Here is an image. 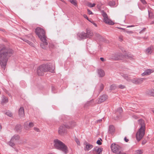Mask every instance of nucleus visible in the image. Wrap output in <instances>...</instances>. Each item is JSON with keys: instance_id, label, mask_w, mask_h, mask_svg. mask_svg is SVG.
<instances>
[{"instance_id": "f257e3e1", "label": "nucleus", "mask_w": 154, "mask_h": 154, "mask_svg": "<svg viewBox=\"0 0 154 154\" xmlns=\"http://www.w3.org/2000/svg\"><path fill=\"white\" fill-rule=\"evenodd\" d=\"M13 51L11 48L4 46L0 49V63L5 69L9 58L12 56Z\"/></svg>"}, {"instance_id": "f03ea898", "label": "nucleus", "mask_w": 154, "mask_h": 154, "mask_svg": "<svg viewBox=\"0 0 154 154\" xmlns=\"http://www.w3.org/2000/svg\"><path fill=\"white\" fill-rule=\"evenodd\" d=\"M54 66H52L51 64H44L38 67L37 69L38 75L39 76L43 75L44 73L49 72L52 73L54 72Z\"/></svg>"}, {"instance_id": "7ed1b4c3", "label": "nucleus", "mask_w": 154, "mask_h": 154, "mask_svg": "<svg viewBox=\"0 0 154 154\" xmlns=\"http://www.w3.org/2000/svg\"><path fill=\"white\" fill-rule=\"evenodd\" d=\"M140 127L136 134V137L137 140L140 141L145 134V124L144 121L141 119L138 120Z\"/></svg>"}, {"instance_id": "20e7f679", "label": "nucleus", "mask_w": 154, "mask_h": 154, "mask_svg": "<svg viewBox=\"0 0 154 154\" xmlns=\"http://www.w3.org/2000/svg\"><path fill=\"white\" fill-rule=\"evenodd\" d=\"M54 145L55 148L62 151L65 154L68 152V148L65 144L57 139H55L54 140Z\"/></svg>"}, {"instance_id": "39448f33", "label": "nucleus", "mask_w": 154, "mask_h": 154, "mask_svg": "<svg viewBox=\"0 0 154 154\" xmlns=\"http://www.w3.org/2000/svg\"><path fill=\"white\" fill-rule=\"evenodd\" d=\"M35 32L40 40L44 41V38H46L45 32V30L42 28L38 27L35 29Z\"/></svg>"}, {"instance_id": "423d86ee", "label": "nucleus", "mask_w": 154, "mask_h": 154, "mask_svg": "<svg viewBox=\"0 0 154 154\" xmlns=\"http://www.w3.org/2000/svg\"><path fill=\"white\" fill-rule=\"evenodd\" d=\"M125 56L122 55L121 53H118L116 54L113 56L112 58L114 60H124L125 59Z\"/></svg>"}, {"instance_id": "0eeeda50", "label": "nucleus", "mask_w": 154, "mask_h": 154, "mask_svg": "<svg viewBox=\"0 0 154 154\" xmlns=\"http://www.w3.org/2000/svg\"><path fill=\"white\" fill-rule=\"evenodd\" d=\"M111 148L113 152L117 153L119 152V150L120 149L121 147L118 145L113 143L111 144Z\"/></svg>"}, {"instance_id": "6e6552de", "label": "nucleus", "mask_w": 154, "mask_h": 154, "mask_svg": "<svg viewBox=\"0 0 154 154\" xmlns=\"http://www.w3.org/2000/svg\"><path fill=\"white\" fill-rule=\"evenodd\" d=\"M66 125H62L60 126L58 130L59 134L60 135L63 134L66 132Z\"/></svg>"}, {"instance_id": "1a4fd4ad", "label": "nucleus", "mask_w": 154, "mask_h": 154, "mask_svg": "<svg viewBox=\"0 0 154 154\" xmlns=\"http://www.w3.org/2000/svg\"><path fill=\"white\" fill-rule=\"evenodd\" d=\"M78 39L81 40L82 39H85L87 38V35L85 32H82L81 33H78L77 34Z\"/></svg>"}, {"instance_id": "9d476101", "label": "nucleus", "mask_w": 154, "mask_h": 154, "mask_svg": "<svg viewBox=\"0 0 154 154\" xmlns=\"http://www.w3.org/2000/svg\"><path fill=\"white\" fill-rule=\"evenodd\" d=\"M144 79L143 78H140L137 79H133L131 80V82L133 83L136 85L140 84L143 82Z\"/></svg>"}, {"instance_id": "9b49d317", "label": "nucleus", "mask_w": 154, "mask_h": 154, "mask_svg": "<svg viewBox=\"0 0 154 154\" xmlns=\"http://www.w3.org/2000/svg\"><path fill=\"white\" fill-rule=\"evenodd\" d=\"M84 144L85 145V150L86 151H88L90 149H91L93 147V146L89 143L87 142H85Z\"/></svg>"}, {"instance_id": "f8f14e48", "label": "nucleus", "mask_w": 154, "mask_h": 154, "mask_svg": "<svg viewBox=\"0 0 154 154\" xmlns=\"http://www.w3.org/2000/svg\"><path fill=\"white\" fill-rule=\"evenodd\" d=\"M34 126V124L32 122H30L28 124L27 122L24 124V128L26 130H29V128L33 127Z\"/></svg>"}, {"instance_id": "ddd939ff", "label": "nucleus", "mask_w": 154, "mask_h": 154, "mask_svg": "<svg viewBox=\"0 0 154 154\" xmlns=\"http://www.w3.org/2000/svg\"><path fill=\"white\" fill-rule=\"evenodd\" d=\"M44 41L42 39L41 40L42 43L40 44V46L43 49H45L46 48V46L48 45V43L47 42L46 38H44Z\"/></svg>"}, {"instance_id": "4468645a", "label": "nucleus", "mask_w": 154, "mask_h": 154, "mask_svg": "<svg viewBox=\"0 0 154 154\" xmlns=\"http://www.w3.org/2000/svg\"><path fill=\"white\" fill-rule=\"evenodd\" d=\"M103 151L102 148H99L97 147L94 148L93 149V152L94 153H96L97 154H100L102 153Z\"/></svg>"}, {"instance_id": "2eb2a0df", "label": "nucleus", "mask_w": 154, "mask_h": 154, "mask_svg": "<svg viewBox=\"0 0 154 154\" xmlns=\"http://www.w3.org/2000/svg\"><path fill=\"white\" fill-rule=\"evenodd\" d=\"M75 123L74 122H69L68 124H66V128L68 129L72 128L75 126Z\"/></svg>"}, {"instance_id": "dca6fc26", "label": "nucleus", "mask_w": 154, "mask_h": 154, "mask_svg": "<svg viewBox=\"0 0 154 154\" xmlns=\"http://www.w3.org/2000/svg\"><path fill=\"white\" fill-rule=\"evenodd\" d=\"M103 20L106 23L109 25H113L114 24V23L112 20L109 19L108 17L104 18Z\"/></svg>"}, {"instance_id": "f3484780", "label": "nucleus", "mask_w": 154, "mask_h": 154, "mask_svg": "<svg viewBox=\"0 0 154 154\" xmlns=\"http://www.w3.org/2000/svg\"><path fill=\"white\" fill-rule=\"evenodd\" d=\"M107 96L106 95L104 94L101 96L99 99V103H102L105 101L107 99Z\"/></svg>"}, {"instance_id": "a211bd4d", "label": "nucleus", "mask_w": 154, "mask_h": 154, "mask_svg": "<svg viewBox=\"0 0 154 154\" xmlns=\"http://www.w3.org/2000/svg\"><path fill=\"white\" fill-rule=\"evenodd\" d=\"M154 70L151 69H147L142 74V76H144L145 75H149L151 73L153 72Z\"/></svg>"}, {"instance_id": "6ab92c4d", "label": "nucleus", "mask_w": 154, "mask_h": 154, "mask_svg": "<svg viewBox=\"0 0 154 154\" xmlns=\"http://www.w3.org/2000/svg\"><path fill=\"white\" fill-rule=\"evenodd\" d=\"M153 51V47L152 46L148 48L146 50V53L147 54H151Z\"/></svg>"}, {"instance_id": "aec40b11", "label": "nucleus", "mask_w": 154, "mask_h": 154, "mask_svg": "<svg viewBox=\"0 0 154 154\" xmlns=\"http://www.w3.org/2000/svg\"><path fill=\"white\" fill-rule=\"evenodd\" d=\"M115 131L114 126L112 125H110L109 126L108 132L110 134H113Z\"/></svg>"}, {"instance_id": "412c9836", "label": "nucleus", "mask_w": 154, "mask_h": 154, "mask_svg": "<svg viewBox=\"0 0 154 154\" xmlns=\"http://www.w3.org/2000/svg\"><path fill=\"white\" fill-rule=\"evenodd\" d=\"M85 33L87 35V38H90V37L93 35V32L88 29H87L86 32Z\"/></svg>"}, {"instance_id": "4be33fe9", "label": "nucleus", "mask_w": 154, "mask_h": 154, "mask_svg": "<svg viewBox=\"0 0 154 154\" xmlns=\"http://www.w3.org/2000/svg\"><path fill=\"white\" fill-rule=\"evenodd\" d=\"M98 73L99 76L100 77H103L105 75V72L104 71L101 69H98Z\"/></svg>"}, {"instance_id": "5701e85b", "label": "nucleus", "mask_w": 154, "mask_h": 154, "mask_svg": "<svg viewBox=\"0 0 154 154\" xmlns=\"http://www.w3.org/2000/svg\"><path fill=\"white\" fill-rule=\"evenodd\" d=\"M19 115L20 116H23L24 115V109L23 107H20L19 110Z\"/></svg>"}, {"instance_id": "b1692460", "label": "nucleus", "mask_w": 154, "mask_h": 154, "mask_svg": "<svg viewBox=\"0 0 154 154\" xmlns=\"http://www.w3.org/2000/svg\"><path fill=\"white\" fill-rule=\"evenodd\" d=\"M22 127L20 125H17L15 127V130L17 132H21Z\"/></svg>"}, {"instance_id": "393cba45", "label": "nucleus", "mask_w": 154, "mask_h": 154, "mask_svg": "<svg viewBox=\"0 0 154 154\" xmlns=\"http://www.w3.org/2000/svg\"><path fill=\"white\" fill-rule=\"evenodd\" d=\"M20 138V137L18 135H15L13 136L11 138V140H13V141H17Z\"/></svg>"}, {"instance_id": "a878e982", "label": "nucleus", "mask_w": 154, "mask_h": 154, "mask_svg": "<svg viewBox=\"0 0 154 154\" xmlns=\"http://www.w3.org/2000/svg\"><path fill=\"white\" fill-rule=\"evenodd\" d=\"M124 56H125V59L132 58L134 57L133 55L129 52L125 53Z\"/></svg>"}, {"instance_id": "bb28decb", "label": "nucleus", "mask_w": 154, "mask_h": 154, "mask_svg": "<svg viewBox=\"0 0 154 154\" xmlns=\"http://www.w3.org/2000/svg\"><path fill=\"white\" fill-rule=\"evenodd\" d=\"M8 98L5 96H3L2 98L1 104L3 105V103H8Z\"/></svg>"}, {"instance_id": "cd10ccee", "label": "nucleus", "mask_w": 154, "mask_h": 154, "mask_svg": "<svg viewBox=\"0 0 154 154\" xmlns=\"http://www.w3.org/2000/svg\"><path fill=\"white\" fill-rule=\"evenodd\" d=\"M26 38H20V39L23 40V41H25V42H26L27 40L26 38L28 39H29L30 40L31 39H32V38H33V36L32 35H31L30 37H29L28 36H26Z\"/></svg>"}, {"instance_id": "c85d7f7f", "label": "nucleus", "mask_w": 154, "mask_h": 154, "mask_svg": "<svg viewBox=\"0 0 154 154\" xmlns=\"http://www.w3.org/2000/svg\"><path fill=\"white\" fill-rule=\"evenodd\" d=\"M104 88L103 85L102 84H101L100 86V89L98 91V94H100V93L103 90Z\"/></svg>"}, {"instance_id": "c756f323", "label": "nucleus", "mask_w": 154, "mask_h": 154, "mask_svg": "<svg viewBox=\"0 0 154 154\" xmlns=\"http://www.w3.org/2000/svg\"><path fill=\"white\" fill-rule=\"evenodd\" d=\"M149 18L150 19H152L153 18V15L152 13L148 10Z\"/></svg>"}, {"instance_id": "7c9ffc66", "label": "nucleus", "mask_w": 154, "mask_h": 154, "mask_svg": "<svg viewBox=\"0 0 154 154\" xmlns=\"http://www.w3.org/2000/svg\"><path fill=\"white\" fill-rule=\"evenodd\" d=\"M119 28L120 29H121L123 30L124 32H126L127 33L130 34V33H133V32H132V31H128V30H125V29L124 28Z\"/></svg>"}, {"instance_id": "2f4dec72", "label": "nucleus", "mask_w": 154, "mask_h": 154, "mask_svg": "<svg viewBox=\"0 0 154 154\" xmlns=\"http://www.w3.org/2000/svg\"><path fill=\"white\" fill-rule=\"evenodd\" d=\"M122 112V107L118 108L116 110V113L118 114V113L120 114Z\"/></svg>"}, {"instance_id": "473e14b6", "label": "nucleus", "mask_w": 154, "mask_h": 154, "mask_svg": "<svg viewBox=\"0 0 154 154\" xmlns=\"http://www.w3.org/2000/svg\"><path fill=\"white\" fill-rule=\"evenodd\" d=\"M149 94L152 96L154 97V89H152L149 91Z\"/></svg>"}, {"instance_id": "72a5a7b5", "label": "nucleus", "mask_w": 154, "mask_h": 154, "mask_svg": "<svg viewBox=\"0 0 154 154\" xmlns=\"http://www.w3.org/2000/svg\"><path fill=\"white\" fill-rule=\"evenodd\" d=\"M14 141H13V140H11H11L8 143L9 145L11 146H12L13 147L15 145V144L14 143Z\"/></svg>"}, {"instance_id": "f704fd0d", "label": "nucleus", "mask_w": 154, "mask_h": 154, "mask_svg": "<svg viewBox=\"0 0 154 154\" xmlns=\"http://www.w3.org/2000/svg\"><path fill=\"white\" fill-rule=\"evenodd\" d=\"M102 14L104 18L108 17V16L107 14L103 11H102Z\"/></svg>"}, {"instance_id": "c9c22d12", "label": "nucleus", "mask_w": 154, "mask_h": 154, "mask_svg": "<svg viewBox=\"0 0 154 154\" xmlns=\"http://www.w3.org/2000/svg\"><path fill=\"white\" fill-rule=\"evenodd\" d=\"M116 88V87L115 85H112L110 86V89L111 90H114Z\"/></svg>"}, {"instance_id": "e433bc0d", "label": "nucleus", "mask_w": 154, "mask_h": 154, "mask_svg": "<svg viewBox=\"0 0 154 154\" xmlns=\"http://www.w3.org/2000/svg\"><path fill=\"white\" fill-rule=\"evenodd\" d=\"M70 2L71 4L75 6L77 5L76 0H70Z\"/></svg>"}, {"instance_id": "4c0bfd02", "label": "nucleus", "mask_w": 154, "mask_h": 154, "mask_svg": "<svg viewBox=\"0 0 154 154\" xmlns=\"http://www.w3.org/2000/svg\"><path fill=\"white\" fill-rule=\"evenodd\" d=\"M75 141L77 143V144L79 145H80V142L79 141V140L75 137L74 139Z\"/></svg>"}, {"instance_id": "58836bf2", "label": "nucleus", "mask_w": 154, "mask_h": 154, "mask_svg": "<svg viewBox=\"0 0 154 154\" xmlns=\"http://www.w3.org/2000/svg\"><path fill=\"white\" fill-rule=\"evenodd\" d=\"M96 37L98 38L99 39H100L103 38V37L101 35H100L98 33H96L95 35Z\"/></svg>"}, {"instance_id": "ea45409f", "label": "nucleus", "mask_w": 154, "mask_h": 154, "mask_svg": "<svg viewBox=\"0 0 154 154\" xmlns=\"http://www.w3.org/2000/svg\"><path fill=\"white\" fill-rule=\"evenodd\" d=\"M136 154H141L143 153V152L141 150H137L135 151Z\"/></svg>"}, {"instance_id": "a19ab883", "label": "nucleus", "mask_w": 154, "mask_h": 154, "mask_svg": "<svg viewBox=\"0 0 154 154\" xmlns=\"http://www.w3.org/2000/svg\"><path fill=\"white\" fill-rule=\"evenodd\" d=\"M115 4V3L113 1H110L108 3V5L110 6H113Z\"/></svg>"}, {"instance_id": "79ce46f5", "label": "nucleus", "mask_w": 154, "mask_h": 154, "mask_svg": "<svg viewBox=\"0 0 154 154\" xmlns=\"http://www.w3.org/2000/svg\"><path fill=\"white\" fill-rule=\"evenodd\" d=\"M95 5V4L91 3L89 2L88 3V6L92 8L94 7Z\"/></svg>"}, {"instance_id": "37998d69", "label": "nucleus", "mask_w": 154, "mask_h": 154, "mask_svg": "<svg viewBox=\"0 0 154 154\" xmlns=\"http://www.w3.org/2000/svg\"><path fill=\"white\" fill-rule=\"evenodd\" d=\"M6 114L9 116L11 117L12 116V113L10 112H6Z\"/></svg>"}, {"instance_id": "c03bdc74", "label": "nucleus", "mask_w": 154, "mask_h": 154, "mask_svg": "<svg viewBox=\"0 0 154 154\" xmlns=\"http://www.w3.org/2000/svg\"><path fill=\"white\" fill-rule=\"evenodd\" d=\"M26 43H27L29 45H30L32 46L33 45V43L29 41L27 39L26 42Z\"/></svg>"}, {"instance_id": "a18cd8bd", "label": "nucleus", "mask_w": 154, "mask_h": 154, "mask_svg": "<svg viewBox=\"0 0 154 154\" xmlns=\"http://www.w3.org/2000/svg\"><path fill=\"white\" fill-rule=\"evenodd\" d=\"M146 28H144L142 30H141L139 32L140 34L142 33L145 32L146 30Z\"/></svg>"}, {"instance_id": "49530a36", "label": "nucleus", "mask_w": 154, "mask_h": 154, "mask_svg": "<svg viewBox=\"0 0 154 154\" xmlns=\"http://www.w3.org/2000/svg\"><path fill=\"white\" fill-rule=\"evenodd\" d=\"M119 40L121 42H122L123 41V37L122 35H120L119 37Z\"/></svg>"}, {"instance_id": "de8ad7c7", "label": "nucleus", "mask_w": 154, "mask_h": 154, "mask_svg": "<svg viewBox=\"0 0 154 154\" xmlns=\"http://www.w3.org/2000/svg\"><path fill=\"white\" fill-rule=\"evenodd\" d=\"M119 88L121 89H123L125 88V86L124 85H119Z\"/></svg>"}, {"instance_id": "09e8293b", "label": "nucleus", "mask_w": 154, "mask_h": 154, "mask_svg": "<svg viewBox=\"0 0 154 154\" xmlns=\"http://www.w3.org/2000/svg\"><path fill=\"white\" fill-rule=\"evenodd\" d=\"M96 143L97 144L99 145H101L102 144V143L101 142L100 140H98L97 141Z\"/></svg>"}, {"instance_id": "8fccbe9b", "label": "nucleus", "mask_w": 154, "mask_h": 154, "mask_svg": "<svg viewBox=\"0 0 154 154\" xmlns=\"http://www.w3.org/2000/svg\"><path fill=\"white\" fill-rule=\"evenodd\" d=\"M49 46L50 48H53L54 47V45L52 44H49Z\"/></svg>"}, {"instance_id": "3c124183", "label": "nucleus", "mask_w": 154, "mask_h": 154, "mask_svg": "<svg viewBox=\"0 0 154 154\" xmlns=\"http://www.w3.org/2000/svg\"><path fill=\"white\" fill-rule=\"evenodd\" d=\"M142 3L144 5L146 4L147 3L145 0H140Z\"/></svg>"}, {"instance_id": "603ef678", "label": "nucleus", "mask_w": 154, "mask_h": 154, "mask_svg": "<svg viewBox=\"0 0 154 154\" xmlns=\"http://www.w3.org/2000/svg\"><path fill=\"white\" fill-rule=\"evenodd\" d=\"M88 13L89 14H93L92 12L90 10H89V9H88L87 10Z\"/></svg>"}, {"instance_id": "864d4df0", "label": "nucleus", "mask_w": 154, "mask_h": 154, "mask_svg": "<svg viewBox=\"0 0 154 154\" xmlns=\"http://www.w3.org/2000/svg\"><path fill=\"white\" fill-rule=\"evenodd\" d=\"M34 130L37 132H39L40 131L39 129L37 128L34 127Z\"/></svg>"}, {"instance_id": "5fc2aeb1", "label": "nucleus", "mask_w": 154, "mask_h": 154, "mask_svg": "<svg viewBox=\"0 0 154 154\" xmlns=\"http://www.w3.org/2000/svg\"><path fill=\"white\" fill-rule=\"evenodd\" d=\"M83 17H84L87 19L88 20H89V19L87 15L86 14H84L83 15Z\"/></svg>"}, {"instance_id": "6e6d98bb", "label": "nucleus", "mask_w": 154, "mask_h": 154, "mask_svg": "<svg viewBox=\"0 0 154 154\" xmlns=\"http://www.w3.org/2000/svg\"><path fill=\"white\" fill-rule=\"evenodd\" d=\"M146 140H143L142 142V145L145 144L146 143Z\"/></svg>"}, {"instance_id": "4d7b16f0", "label": "nucleus", "mask_w": 154, "mask_h": 154, "mask_svg": "<svg viewBox=\"0 0 154 154\" xmlns=\"http://www.w3.org/2000/svg\"><path fill=\"white\" fill-rule=\"evenodd\" d=\"M102 121V119H99L97 121V123H100Z\"/></svg>"}, {"instance_id": "13d9d810", "label": "nucleus", "mask_w": 154, "mask_h": 154, "mask_svg": "<svg viewBox=\"0 0 154 154\" xmlns=\"http://www.w3.org/2000/svg\"><path fill=\"white\" fill-rule=\"evenodd\" d=\"M124 140L126 142H127L129 141V140L127 139L126 137H125L124 138Z\"/></svg>"}, {"instance_id": "bf43d9fd", "label": "nucleus", "mask_w": 154, "mask_h": 154, "mask_svg": "<svg viewBox=\"0 0 154 154\" xmlns=\"http://www.w3.org/2000/svg\"><path fill=\"white\" fill-rule=\"evenodd\" d=\"M100 60L101 61H103V62L104 61V58L103 57H100Z\"/></svg>"}, {"instance_id": "052dcab7", "label": "nucleus", "mask_w": 154, "mask_h": 154, "mask_svg": "<svg viewBox=\"0 0 154 154\" xmlns=\"http://www.w3.org/2000/svg\"><path fill=\"white\" fill-rule=\"evenodd\" d=\"M124 78L126 79H128V76L126 75H124Z\"/></svg>"}, {"instance_id": "680f3d73", "label": "nucleus", "mask_w": 154, "mask_h": 154, "mask_svg": "<svg viewBox=\"0 0 154 154\" xmlns=\"http://www.w3.org/2000/svg\"><path fill=\"white\" fill-rule=\"evenodd\" d=\"M92 23H93V24L95 26H97V25L96 23H94L93 21H92Z\"/></svg>"}, {"instance_id": "e2e57ef3", "label": "nucleus", "mask_w": 154, "mask_h": 154, "mask_svg": "<svg viewBox=\"0 0 154 154\" xmlns=\"http://www.w3.org/2000/svg\"><path fill=\"white\" fill-rule=\"evenodd\" d=\"M134 26V25H131V26H127V27H133Z\"/></svg>"}, {"instance_id": "0e129e2a", "label": "nucleus", "mask_w": 154, "mask_h": 154, "mask_svg": "<svg viewBox=\"0 0 154 154\" xmlns=\"http://www.w3.org/2000/svg\"><path fill=\"white\" fill-rule=\"evenodd\" d=\"M65 117V116H62V118H61V119H62L63 120V121H64V119H63V118H64Z\"/></svg>"}, {"instance_id": "69168bd1", "label": "nucleus", "mask_w": 154, "mask_h": 154, "mask_svg": "<svg viewBox=\"0 0 154 154\" xmlns=\"http://www.w3.org/2000/svg\"><path fill=\"white\" fill-rule=\"evenodd\" d=\"M121 49L122 50V52H123L124 51H125L123 48Z\"/></svg>"}, {"instance_id": "338daca9", "label": "nucleus", "mask_w": 154, "mask_h": 154, "mask_svg": "<svg viewBox=\"0 0 154 154\" xmlns=\"http://www.w3.org/2000/svg\"><path fill=\"white\" fill-rule=\"evenodd\" d=\"M88 20L89 21H90V22H91V23H92V22L91 21V20H89H89Z\"/></svg>"}, {"instance_id": "774afa93", "label": "nucleus", "mask_w": 154, "mask_h": 154, "mask_svg": "<svg viewBox=\"0 0 154 154\" xmlns=\"http://www.w3.org/2000/svg\"><path fill=\"white\" fill-rule=\"evenodd\" d=\"M133 12V11L131 10V12H130V13H132Z\"/></svg>"}]
</instances>
